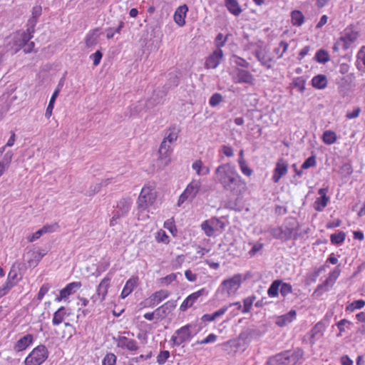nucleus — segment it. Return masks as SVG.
<instances>
[{"mask_svg": "<svg viewBox=\"0 0 365 365\" xmlns=\"http://www.w3.org/2000/svg\"><path fill=\"white\" fill-rule=\"evenodd\" d=\"M292 22L293 25L300 26L304 21L303 14L299 10H294L291 13Z\"/></svg>", "mask_w": 365, "mask_h": 365, "instance_id": "nucleus-37", "label": "nucleus"}, {"mask_svg": "<svg viewBox=\"0 0 365 365\" xmlns=\"http://www.w3.org/2000/svg\"><path fill=\"white\" fill-rule=\"evenodd\" d=\"M296 314V311L292 309L288 313L278 317L276 320V324L280 327H284L293 321Z\"/></svg>", "mask_w": 365, "mask_h": 365, "instance_id": "nucleus-25", "label": "nucleus"}, {"mask_svg": "<svg viewBox=\"0 0 365 365\" xmlns=\"http://www.w3.org/2000/svg\"><path fill=\"white\" fill-rule=\"evenodd\" d=\"M188 11V7L186 4H183L177 8L175 11L173 19L175 22L179 26H183L185 24L186 14Z\"/></svg>", "mask_w": 365, "mask_h": 365, "instance_id": "nucleus-18", "label": "nucleus"}, {"mask_svg": "<svg viewBox=\"0 0 365 365\" xmlns=\"http://www.w3.org/2000/svg\"><path fill=\"white\" fill-rule=\"evenodd\" d=\"M102 187V183H96L91 185L88 190L86 192L85 195L87 196H93L96 193L98 192Z\"/></svg>", "mask_w": 365, "mask_h": 365, "instance_id": "nucleus-50", "label": "nucleus"}, {"mask_svg": "<svg viewBox=\"0 0 365 365\" xmlns=\"http://www.w3.org/2000/svg\"><path fill=\"white\" fill-rule=\"evenodd\" d=\"M234 306L236 307L237 310H240V309L242 308L241 303L239 302L230 303L228 305L224 306L222 308H220L219 310L214 312L213 315H214L215 318L217 319V317L223 315L228 310L229 308L234 307Z\"/></svg>", "mask_w": 365, "mask_h": 365, "instance_id": "nucleus-36", "label": "nucleus"}, {"mask_svg": "<svg viewBox=\"0 0 365 365\" xmlns=\"http://www.w3.org/2000/svg\"><path fill=\"white\" fill-rule=\"evenodd\" d=\"M260 336V331L254 328H245L239 335V339L244 343L250 342L253 338Z\"/></svg>", "mask_w": 365, "mask_h": 365, "instance_id": "nucleus-17", "label": "nucleus"}, {"mask_svg": "<svg viewBox=\"0 0 365 365\" xmlns=\"http://www.w3.org/2000/svg\"><path fill=\"white\" fill-rule=\"evenodd\" d=\"M48 356V351L46 346L38 345L34 348L26 358L25 365H41Z\"/></svg>", "mask_w": 365, "mask_h": 365, "instance_id": "nucleus-4", "label": "nucleus"}, {"mask_svg": "<svg viewBox=\"0 0 365 365\" xmlns=\"http://www.w3.org/2000/svg\"><path fill=\"white\" fill-rule=\"evenodd\" d=\"M341 270L339 265L337 266L335 269L329 274V277L324 281V283L319 284L314 292V295L316 297H320L324 292L329 290V287H332L335 280L339 277Z\"/></svg>", "mask_w": 365, "mask_h": 365, "instance_id": "nucleus-8", "label": "nucleus"}, {"mask_svg": "<svg viewBox=\"0 0 365 365\" xmlns=\"http://www.w3.org/2000/svg\"><path fill=\"white\" fill-rule=\"evenodd\" d=\"M237 78L236 83H245L252 85L254 83L255 81L252 74L250 71L244 69H239L237 71Z\"/></svg>", "mask_w": 365, "mask_h": 365, "instance_id": "nucleus-23", "label": "nucleus"}, {"mask_svg": "<svg viewBox=\"0 0 365 365\" xmlns=\"http://www.w3.org/2000/svg\"><path fill=\"white\" fill-rule=\"evenodd\" d=\"M155 193L149 187H143L138 199V207L144 210L153 205L155 200Z\"/></svg>", "mask_w": 365, "mask_h": 365, "instance_id": "nucleus-5", "label": "nucleus"}, {"mask_svg": "<svg viewBox=\"0 0 365 365\" xmlns=\"http://www.w3.org/2000/svg\"><path fill=\"white\" fill-rule=\"evenodd\" d=\"M98 29H96L87 34L85 43L87 47L90 48L97 44L99 34H98Z\"/></svg>", "mask_w": 365, "mask_h": 365, "instance_id": "nucleus-30", "label": "nucleus"}, {"mask_svg": "<svg viewBox=\"0 0 365 365\" xmlns=\"http://www.w3.org/2000/svg\"><path fill=\"white\" fill-rule=\"evenodd\" d=\"M27 256L29 257V259H28V264L29 267H36L38 262L41 260L40 259L39 255H37V252L36 251L28 252Z\"/></svg>", "mask_w": 365, "mask_h": 365, "instance_id": "nucleus-40", "label": "nucleus"}, {"mask_svg": "<svg viewBox=\"0 0 365 365\" xmlns=\"http://www.w3.org/2000/svg\"><path fill=\"white\" fill-rule=\"evenodd\" d=\"M110 278L109 277H106L99 284L97 290L96 294L98 297H101L100 301L103 302L105 299V297L108 293V289L110 286Z\"/></svg>", "mask_w": 365, "mask_h": 365, "instance_id": "nucleus-24", "label": "nucleus"}, {"mask_svg": "<svg viewBox=\"0 0 365 365\" xmlns=\"http://www.w3.org/2000/svg\"><path fill=\"white\" fill-rule=\"evenodd\" d=\"M222 151L225 155L229 158L232 157L234 155L233 149L228 145H222Z\"/></svg>", "mask_w": 365, "mask_h": 365, "instance_id": "nucleus-64", "label": "nucleus"}, {"mask_svg": "<svg viewBox=\"0 0 365 365\" xmlns=\"http://www.w3.org/2000/svg\"><path fill=\"white\" fill-rule=\"evenodd\" d=\"M330 240L333 244H339L342 242V231L337 234H332L330 237Z\"/></svg>", "mask_w": 365, "mask_h": 365, "instance_id": "nucleus-60", "label": "nucleus"}, {"mask_svg": "<svg viewBox=\"0 0 365 365\" xmlns=\"http://www.w3.org/2000/svg\"><path fill=\"white\" fill-rule=\"evenodd\" d=\"M316 165V158L312 155L309 157L302 165V170H306L311 167H314Z\"/></svg>", "mask_w": 365, "mask_h": 365, "instance_id": "nucleus-55", "label": "nucleus"}, {"mask_svg": "<svg viewBox=\"0 0 365 365\" xmlns=\"http://www.w3.org/2000/svg\"><path fill=\"white\" fill-rule=\"evenodd\" d=\"M117 344V346L121 349H125L130 351H135L138 349L137 341L133 339H128L124 336H118L113 338Z\"/></svg>", "mask_w": 365, "mask_h": 365, "instance_id": "nucleus-11", "label": "nucleus"}, {"mask_svg": "<svg viewBox=\"0 0 365 365\" xmlns=\"http://www.w3.org/2000/svg\"><path fill=\"white\" fill-rule=\"evenodd\" d=\"M282 227V230L289 233V240H290L294 233H295L298 230V223L295 219L291 218L285 222L284 227Z\"/></svg>", "mask_w": 365, "mask_h": 365, "instance_id": "nucleus-27", "label": "nucleus"}, {"mask_svg": "<svg viewBox=\"0 0 365 365\" xmlns=\"http://www.w3.org/2000/svg\"><path fill=\"white\" fill-rule=\"evenodd\" d=\"M263 247V244L262 243H257V244H255L252 249L249 251V255L252 257V256H255L257 252H259V250H261Z\"/></svg>", "mask_w": 365, "mask_h": 365, "instance_id": "nucleus-61", "label": "nucleus"}, {"mask_svg": "<svg viewBox=\"0 0 365 365\" xmlns=\"http://www.w3.org/2000/svg\"><path fill=\"white\" fill-rule=\"evenodd\" d=\"M176 307V301L170 300L155 309V313L159 317H167Z\"/></svg>", "mask_w": 365, "mask_h": 365, "instance_id": "nucleus-19", "label": "nucleus"}, {"mask_svg": "<svg viewBox=\"0 0 365 365\" xmlns=\"http://www.w3.org/2000/svg\"><path fill=\"white\" fill-rule=\"evenodd\" d=\"M292 287L290 284L282 282L280 285V293L283 297H286L287 294L292 293Z\"/></svg>", "mask_w": 365, "mask_h": 365, "instance_id": "nucleus-54", "label": "nucleus"}, {"mask_svg": "<svg viewBox=\"0 0 365 365\" xmlns=\"http://www.w3.org/2000/svg\"><path fill=\"white\" fill-rule=\"evenodd\" d=\"M287 163L283 158L279 159L274 170V174L272 176L273 182H278L281 178L287 173Z\"/></svg>", "mask_w": 365, "mask_h": 365, "instance_id": "nucleus-14", "label": "nucleus"}, {"mask_svg": "<svg viewBox=\"0 0 365 365\" xmlns=\"http://www.w3.org/2000/svg\"><path fill=\"white\" fill-rule=\"evenodd\" d=\"M256 297L252 295L250 297H248L243 300L244 306L243 308L240 309H242V313H247L250 312L251 307L253 304L254 301L255 300Z\"/></svg>", "mask_w": 365, "mask_h": 365, "instance_id": "nucleus-46", "label": "nucleus"}, {"mask_svg": "<svg viewBox=\"0 0 365 365\" xmlns=\"http://www.w3.org/2000/svg\"><path fill=\"white\" fill-rule=\"evenodd\" d=\"M34 340V336L31 334H28L23 337L20 338L14 346V349L16 351H21L25 350Z\"/></svg>", "mask_w": 365, "mask_h": 365, "instance_id": "nucleus-21", "label": "nucleus"}, {"mask_svg": "<svg viewBox=\"0 0 365 365\" xmlns=\"http://www.w3.org/2000/svg\"><path fill=\"white\" fill-rule=\"evenodd\" d=\"M116 356L114 354L109 353L106 355L103 360V365H115Z\"/></svg>", "mask_w": 365, "mask_h": 365, "instance_id": "nucleus-53", "label": "nucleus"}, {"mask_svg": "<svg viewBox=\"0 0 365 365\" xmlns=\"http://www.w3.org/2000/svg\"><path fill=\"white\" fill-rule=\"evenodd\" d=\"M253 53L260 64L267 69L272 68L275 63L274 57L270 54L269 50L262 46H258Z\"/></svg>", "mask_w": 365, "mask_h": 365, "instance_id": "nucleus-6", "label": "nucleus"}, {"mask_svg": "<svg viewBox=\"0 0 365 365\" xmlns=\"http://www.w3.org/2000/svg\"><path fill=\"white\" fill-rule=\"evenodd\" d=\"M304 354L300 348L287 350L270 357L266 365H296L302 359Z\"/></svg>", "mask_w": 365, "mask_h": 365, "instance_id": "nucleus-2", "label": "nucleus"}, {"mask_svg": "<svg viewBox=\"0 0 365 365\" xmlns=\"http://www.w3.org/2000/svg\"><path fill=\"white\" fill-rule=\"evenodd\" d=\"M227 10L233 15L237 16L242 13V9L237 0H225Z\"/></svg>", "mask_w": 365, "mask_h": 365, "instance_id": "nucleus-28", "label": "nucleus"}, {"mask_svg": "<svg viewBox=\"0 0 365 365\" xmlns=\"http://www.w3.org/2000/svg\"><path fill=\"white\" fill-rule=\"evenodd\" d=\"M205 292V289H201L197 292H193L190 294L181 304L180 309L182 312L186 311L188 308L191 307L197 299L202 296Z\"/></svg>", "mask_w": 365, "mask_h": 365, "instance_id": "nucleus-15", "label": "nucleus"}, {"mask_svg": "<svg viewBox=\"0 0 365 365\" xmlns=\"http://www.w3.org/2000/svg\"><path fill=\"white\" fill-rule=\"evenodd\" d=\"M215 173L217 182L230 195L238 198L246 191V182L242 180L234 165L222 164L216 168Z\"/></svg>", "mask_w": 365, "mask_h": 365, "instance_id": "nucleus-1", "label": "nucleus"}, {"mask_svg": "<svg viewBox=\"0 0 365 365\" xmlns=\"http://www.w3.org/2000/svg\"><path fill=\"white\" fill-rule=\"evenodd\" d=\"M118 210L122 217L127 215L130 208V202L125 199H121L117 205Z\"/></svg>", "mask_w": 365, "mask_h": 365, "instance_id": "nucleus-38", "label": "nucleus"}, {"mask_svg": "<svg viewBox=\"0 0 365 365\" xmlns=\"http://www.w3.org/2000/svg\"><path fill=\"white\" fill-rule=\"evenodd\" d=\"M223 52L222 49H216L206 59L205 66L206 68H216L222 59Z\"/></svg>", "mask_w": 365, "mask_h": 365, "instance_id": "nucleus-13", "label": "nucleus"}, {"mask_svg": "<svg viewBox=\"0 0 365 365\" xmlns=\"http://www.w3.org/2000/svg\"><path fill=\"white\" fill-rule=\"evenodd\" d=\"M81 287V283L80 282H73L69 283L60 292V295L56 297L57 301H61L63 299H66L69 295L76 292V291Z\"/></svg>", "mask_w": 365, "mask_h": 365, "instance_id": "nucleus-16", "label": "nucleus"}, {"mask_svg": "<svg viewBox=\"0 0 365 365\" xmlns=\"http://www.w3.org/2000/svg\"><path fill=\"white\" fill-rule=\"evenodd\" d=\"M136 279H130L126 282L120 294L121 298L125 299L132 292L133 288L136 285Z\"/></svg>", "mask_w": 365, "mask_h": 365, "instance_id": "nucleus-34", "label": "nucleus"}, {"mask_svg": "<svg viewBox=\"0 0 365 365\" xmlns=\"http://www.w3.org/2000/svg\"><path fill=\"white\" fill-rule=\"evenodd\" d=\"M179 83V75L178 72H170L168 75V82L163 87L164 95H166L169 89L176 87Z\"/></svg>", "mask_w": 365, "mask_h": 365, "instance_id": "nucleus-22", "label": "nucleus"}, {"mask_svg": "<svg viewBox=\"0 0 365 365\" xmlns=\"http://www.w3.org/2000/svg\"><path fill=\"white\" fill-rule=\"evenodd\" d=\"M59 91H59L58 88L56 89L53 92L52 96L51 97V99L49 101L48 105V106L46 108V113H45V116L46 118H50L51 114H52V110L53 109V104H54V102L56 101V98H57V96H58V95L59 93Z\"/></svg>", "mask_w": 365, "mask_h": 365, "instance_id": "nucleus-41", "label": "nucleus"}, {"mask_svg": "<svg viewBox=\"0 0 365 365\" xmlns=\"http://www.w3.org/2000/svg\"><path fill=\"white\" fill-rule=\"evenodd\" d=\"M270 233L272 236L275 239L282 240L284 241L289 240V235L288 232H287L286 233L285 231L282 230V227H281L271 229Z\"/></svg>", "mask_w": 365, "mask_h": 365, "instance_id": "nucleus-33", "label": "nucleus"}, {"mask_svg": "<svg viewBox=\"0 0 365 365\" xmlns=\"http://www.w3.org/2000/svg\"><path fill=\"white\" fill-rule=\"evenodd\" d=\"M281 285L280 280H274L271 284L270 287L268 289L267 293L270 297H274L278 295L279 289Z\"/></svg>", "mask_w": 365, "mask_h": 365, "instance_id": "nucleus-43", "label": "nucleus"}, {"mask_svg": "<svg viewBox=\"0 0 365 365\" xmlns=\"http://www.w3.org/2000/svg\"><path fill=\"white\" fill-rule=\"evenodd\" d=\"M124 26V23L123 21L119 22L118 26L115 29H113L109 27L106 29V37L108 39H111L113 38L115 33H120L122 28Z\"/></svg>", "mask_w": 365, "mask_h": 365, "instance_id": "nucleus-47", "label": "nucleus"}, {"mask_svg": "<svg viewBox=\"0 0 365 365\" xmlns=\"http://www.w3.org/2000/svg\"><path fill=\"white\" fill-rule=\"evenodd\" d=\"M323 141L327 145L334 143L336 140V135L334 131L326 130L323 133L322 136Z\"/></svg>", "mask_w": 365, "mask_h": 365, "instance_id": "nucleus-44", "label": "nucleus"}, {"mask_svg": "<svg viewBox=\"0 0 365 365\" xmlns=\"http://www.w3.org/2000/svg\"><path fill=\"white\" fill-rule=\"evenodd\" d=\"M241 282V275L235 274L232 278L225 279L222 282V290L226 292L228 295L233 294L239 289Z\"/></svg>", "mask_w": 365, "mask_h": 365, "instance_id": "nucleus-9", "label": "nucleus"}, {"mask_svg": "<svg viewBox=\"0 0 365 365\" xmlns=\"http://www.w3.org/2000/svg\"><path fill=\"white\" fill-rule=\"evenodd\" d=\"M42 7L40 5H36L32 9L31 17L29 20L27 29L28 34L24 33L21 36L19 46L24 48L26 53H30L34 46V42H29L32 38L31 34L34 32V27L36 25L38 17L41 15Z\"/></svg>", "mask_w": 365, "mask_h": 365, "instance_id": "nucleus-3", "label": "nucleus"}, {"mask_svg": "<svg viewBox=\"0 0 365 365\" xmlns=\"http://www.w3.org/2000/svg\"><path fill=\"white\" fill-rule=\"evenodd\" d=\"M324 330V324L322 322H318L311 331V337L313 339L319 338L322 335Z\"/></svg>", "mask_w": 365, "mask_h": 365, "instance_id": "nucleus-45", "label": "nucleus"}, {"mask_svg": "<svg viewBox=\"0 0 365 365\" xmlns=\"http://www.w3.org/2000/svg\"><path fill=\"white\" fill-rule=\"evenodd\" d=\"M326 265L321 266L314 270L313 272L308 275V279L311 282H315L317 278L319 276L320 273L325 270Z\"/></svg>", "mask_w": 365, "mask_h": 365, "instance_id": "nucleus-51", "label": "nucleus"}, {"mask_svg": "<svg viewBox=\"0 0 365 365\" xmlns=\"http://www.w3.org/2000/svg\"><path fill=\"white\" fill-rule=\"evenodd\" d=\"M319 197H317L314 202V207L317 211H322L327 206L329 197L327 196V190L324 188H320L318 191Z\"/></svg>", "mask_w": 365, "mask_h": 365, "instance_id": "nucleus-20", "label": "nucleus"}, {"mask_svg": "<svg viewBox=\"0 0 365 365\" xmlns=\"http://www.w3.org/2000/svg\"><path fill=\"white\" fill-rule=\"evenodd\" d=\"M315 60L320 63H326L329 61V56L327 51L324 49H319L315 55Z\"/></svg>", "mask_w": 365, "mask_h": 365, "instance_id": "nucleus-42", "label": "nucleus"}, {"mask_svg": "<svg viewBox=\"0 0 365 365\" xmlns=\"http://www.w3.org/2000/svg\"><path fill=\"white\" fill-rule=\"evenodd\" d=\"M68 314L64 307H60L57 311H56L53 314V324L58 325L63 322L65 316Z\"/></svg>", "mask_w": 365, "mask_h": 365, "instance_id": "nucleus-32", "label": "nucleus"}, {"mask_svg": "<svg viewBox=\"0 0 365 365\" xmlns=\"http://www.w3.org/2000/svg\"><path fill=\"white\" fill-rule=\"evenodd\" d=\"M190 324L182 327L180 329L175 331V334L172 336L171 341L174 346H180L182 343L188 341L191 338V332L190 331Z\"/></svg>", "mask_w": 365, "mask_h": 365, "instance_id": "nucleus-10", "label": "nucleus"}, {"mask_svg": "<svg viewBox=\"0 0 365 365\" xmlns=\"http://www.w3.org/2000/svg\"><path fill=\"white\" fill-rule=\"evenodd\" d=\"M12 157H13L12 152L8 151L7 153H5L2 160H1L0 162L4 163V164H5L6 165H8L9 167V165L12 160Z\"/></svg>", "mask_w": 365, "mask_h": 365, "instance_id": "nucleus-63", "label": "nucleus"}, {"mask_svg": "<svg viewBox=\"0 0 365 365\" xmlns=\"http://www.w3.org/2000/svg\"><path fill=\"white\" fill-rule=\"evenodd\" d=\"M222 96L220 93H215L210 98L209 103L211 106L215 107L222 101Z\"/></svg>", "mask_w": 365, "mask_h": 365, "instance_id": "nucleus-52", "label": "nucleus"}, {"mask_svg": "<svg viewBox=\"0 0 365 365\" xmlns=\"http://www.w3.org/2000/svg\"><path fill=\"white\" fill-rule=\"evenodd\" d=\"M227 41V36H225L222 33H219L215 39V43L217 49H221V47L225 46Z\"/></svg>", "mask_w": 365, "mask_h": 365, "instance_id": "nucleus-48", "label": "nucleus"}, {"mask_svg": "<svg viewBox=\"0 0 365 365\" xmlns=\"http://www.w3.org/2000/svg\"><path fill=\"white\" fill-rule=\"evenodd\" d=\"M170 145L168 144V141H166L165 139L162 141L160 148H159V153L161 156V158L165 157L166 158L168 155V152L170 151Z\"/></svg>", "mask_w": 365, "mask_h": 365, "instance_id": "nucleus-49", "label": "nucleus"}, {"mask_svg": "<svg viewBox=\"0 0 365 365\" xmlns=\"http://www.w3.org/2000/svg\"><path fill=\"white\" fill-rule=\"evenodd\" d=\"M215 220H205L201 225L202 230L205 232V235L208 237H211L214 235L213 224Z\"/></svg>", "mask_w": 365, "mask_h": 365, "instance_id": "nucleus-39", "label": "nucleus"}, {"mask_svg": "<svg viewBox=\"0 0 365 365\" xmlns=\"http://www.w3.org/2000/svg\"><path fill=\"white\" fill-rule=\"evenodd\" d=\"M170 357V352L168 351H162L157 356V362L159 364H163Z\"/></svg>", "mask_w": 365, "mask_h": 365, "instance_id": "nucleus-56", "label": "nucleus"}, {"mask_svg": "<svg viewBox=\"0 0 365 365\" xmlns=\"http://www.w3.org/2000/svg\"><path fill=\"white\" fill-rule=\"evenodd\" d=\"M170 292L167 290H160L153 293L145 302V307H154L160 304L163 300L168 298Z\"/></svg>", "mask_w": 365, "mask_h": 365, "instance_id": "nucleus-12", "label": "nucleus"}, {"mask_svg": "<svg viewBox=\"0 0 365 365\" xmlns=\"http://www.w3.org/2000/svg\"><path fill=\"white\" fill-rule=\"evenodd\" d=\"M341 270L339 265L337 266L335 269L329 274V277L324 281V283L319 284L314 292V295L316 297H320L324 292L329 290V287H332L335 280L339 277Z\"/></svg>", "mask_w": 365, "mask_h": 365, "instance_id": "nucleus-7", "label": "nucleus"}, {"mask_svg": "<svg viewBox=\"0 0 365 365\" xmlns=\"http://www.w3.org/2000/svg\"><path fill=\"white\" fill-rule=\"evenodd\" d=\"M179 129L176 126L170 127L168 130L164 139L169 143H172L178 138Z\"/></svg>", "mask_w": 365, "mask_h": 365, "instance_id": "nucleus-35", "label": "nucleus"}, {"mask_svg": "<svg viewBox=\"0 0 365 365\" xmlns=\"http://www.w3.org/2000/svg\"><path fill=\"white\" fill-rule=\"evenodd\" d=\"M358 37V33L349 29H345L344 34V48H347L354 42Z\"/></svg>", "mask_w": 365, "mask_h": 365, "instance_id": "nucleus-29", "label": "nucleus"}, {"mask_svg": "<svg viewBox=\"0 0 365 365\" xmlns=\"http://www.w3.org/2000/svg\"><path fill=\"white\" fill-rule=\"evenodd\" d=\"M50 289V286L48 284H43L40 289H39V292L37 294V299L38 300H41L43 299V297H44V295L48 292Z\"/></svg>", "mask_w": 365, "mask_h": 365, "instance_id": "nucleus-59", "label": "nucleus"}, {"mask_svg": "<svg viewBox=\"0 0 365 365\" xmlns=\"http://www.w3.org/2000/svg\"><path fill=\"white\" fill-rule=\"evenodd\" d=\"M361 112V108L359 107H356L352 112H347L346 114V117L349 119H353L359 116Z\"/></svg>", "mask_w": 365, "mask_h": 365, "instance_id": "nucleus-62", "label": "nucleus"}, {"mask_svg": "<svg viewBox=\"0 0 365 365\" xmlns=\"http://www.w3.org/2000/svg\"><path fill=\"white\" fill-rule=\"evenodd\" d=\"M352 76H347L345 78H344V80L346 83H347V85H345L344 83V93H345L344 91H352L353 88L355 86L354 83L352 81Z\"/></svg>", "mask_w": 365, "mask_h": 365, "instance_id": "nucleus-57", "label": "nucleus"}, {"mask_svg": "<svg viewBox=\"0 0 365 365\" xmlns=\"http://www.w3.org/2000/svg\"><path fill=\"white\" fill-rule=\"evenodd\" d=\"M102 57H103V53L99 50L96 51L94 53H93L90 56V58L93 61V65L96 66L100 63Z\"/></svg>", "mask_w": 365, "mask_h": 365, "instance_id": "nucleus-58", "label": "nucleus"}, {"mask_svg": "<svg viewBox=\"0 0 365 365\" xmlns=\"http://www.w3.org/2000/svg\"><path fill=\"white\" fill-rule=\"evenodd\" d=\"M201 183L199 180H192L186 187L184 191L191 200L195 197L196 195L200 190Z\"/></svg>", "mask_w": 365, "mask_h": 365, "instance_id": "nucleus-26", "label": "nucleus"}, {"mask_svg": "<svg viewBox=\"0 0 365 365\" xmlns=\"http://www.w3.org/2000/svg\"><path fill=\"white\" fill-rule=\"evenodd\" d=\"M312 86L318 89L324 88L327 85V78L325 75L319 74L312 80Z\"/></svg>", "mask_w": 365, "mask_h": 365, "instance_id": "nucleus-31", "label": "nucleus"}]
</instances>
